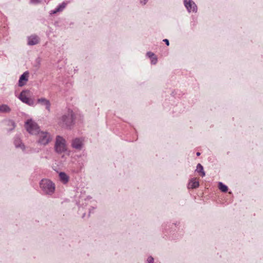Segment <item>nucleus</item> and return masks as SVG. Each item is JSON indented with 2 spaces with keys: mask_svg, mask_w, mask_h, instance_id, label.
<instances>
[{
  "mask_svg": "<svg viewBox=\"0 0 263 263\" xmlns=\"http://www.w3.org/2000/svg\"><path fill=\"white\" fill-rule=\"evenodd\" d=\"M71 146L73 148L80 151L83 146V140L80 138H75L72 141Z\"/></svg>",
  "mask_w": 263,
  "mask_h": 263,
  "instance_id": "nucleus-9",
  "label": "nucleus"
},
{
  "mask_svg": "<svg viewBox=\"0 0 263 263\" xmlns=\"http://www.w3.org/2000/svg\"><path fill=\"white\" fill-rule=\"evenodd\" d=\"M29 91L28 90H23L20 94L18 98L23 103L29 105L33 106L35 105V102L33 99L28 97V93Z\"/></svg>",
  "mask_w": 263,
  "mask_h": 263,
  "instance_id": "nucleus-7",
  "label": "nucleus"
},
{
  "mask_svg": "<svg viewBox=\"0 0 263 263\" xmlns=\"http://www.w3.org/2000/svg\"><path fill=\"white\" fill-rule=\"evenodd\" d=\"M146 263H154V258L151 256H148L146 260Z\"/></svg>",
  "mask_w": 263,
  "mask_h": 263,
  "instance_id": "nucleus-21",
  "label": "nucleus"
},
{
  "mask_svg": "<svg viewBox=\"0 0 263 263\" xmlns=\"http://www.w3.org/2000/svg\"><path fill=\"white\" fill-rule=\"evenodd\" d=\"M218 187L219 189L222 192H227L228 190L227 186L221 182L218 183Z\"/></svg>",
  "mask_w": 263,
  "mask_h": 263,
  "instance_id": "nucleus-18",
  "label": "nucleus"
},
{
  "mask_svg": "<svg viewBox=\"0 0 263 263\" xmlns=\"http://www.w3.org/2000/svg\"><path fill=\"white\" fill-rule=\"evenodd\" d=\"M35 135L37 136L36 143L40 145L46 146L52 140L51 135L47 132L40 130Z\"/></svg>",
  "mask_w": 263,
  "mask_h": 263,
  "instance_id": "nucleus-2",
  "label": "nucleus"
},
{
  "mask_svg": "<svg viewBox=\"0 0 263 263\" xmlns=\"http://www.w3.org/2000/svg\"><path fill=\"white\" fill-rule=\"evenodd\" d=\"M163 41L165 42L167 46L169 45V41L167 39H164Z\"/></svg>",
  "mask_w": 263,
  "mask_h": 263,
  "instance_id": "nucleus-25",
  "label": "nucleus"
},
{
  "mask_svg": "<svg viewBox=\"0 0 263 263\" xmlns=\"http://www.w3.org/2000/svg\"><path fill=\"white\" fill-rule=\"evenodd\" d=\"M157 62V59L155 57L152 58L151 63L153 64H155Z\"/></svg>",
  "mask_w": 263,
  "mask_h": 263,
  "instance_id": "nucleus-22",
  "label": "nucleus"
},
{
  "mask_svg": "<svg viewBox=\"0 0 263 263\" xmlns=\"http://www.w3.org/2000/svg\"><path fill=\"white\" fill-rule=\"evenodd\" d=\"M59 176L60 181L64 184L68 183L69 180V176L64 172H60Z\"/></svg>",
  "mask_w": 263,
  "mask_h": 263,
  "instance_id": "nucleus-14",
  "label": "nucleus"
},
{
  "mask_svg": "<svg viewBox=\"0 0 263 263\" xmlns=\"http://www.w3.org/2000/svg\"><path fill=\"white\" fill-rule=\"evenodd\" d=\"M147 55L150 58H152L154 56V54L153 53V52H147Z\"/></svg>",
  "mask_w": 263,
  "mask_h": 263,
  "instance_id": "nucleus-23",
  "label": "nucleus"
},
{
  "mask_svg": "<svg viewBox=\"0 0 263 263\" xmlns=\"http://www.w3.org/2000/svg\"><path fill=\"white\" fill-rule=\"evenodd\" d=\"M25 128L27 131L32 135H36L40 130V128L37 123L32 119H28L25 122Z\"/></svg>",
  "mask_w": 263,
  "mask_h": 263,
  "instance_id": "nucleus-5",
  "label": "nucleus"
},
{
  "mask_svg": "<svg viewBox=\"0 0 263 263\" xmlns=\"http://www.w3.org/2000/svg\"><path fill=\"white\" fill-rule=\"evenodd\" d=\"M37 103L40 104L43 106H45L46 109L50 111L51 104L50 101L44 98H41L37 100Z\"/></svg>",
  "mask_w": 263,
  "mask_h": 263,
  "instance_id": "nucleus-12",
  "label": "nucleus"
},
{
  "mask_svg": "<svg viewBox=\"0 0 263 263\" xmlns=\"http://www.w3.org/2000/svg\"><path fill=\"white\" fill-rule=\"evenodd\" d=\"M29 74L28 71H25L20 76L18 83L19 86L22 87L26 84L28 81Z\"/></svg>",
  "mask_w": 263,
  "mask_h": 263,
  "instance_id": "nucleus-10",
  "label": "nucleus"
},
{
  "mask_svg": "<svg viewBox=\"0 0 263 263\" xmlns=\"http://www.w3.org/2000/svg\"><path fill=\"white\" fill-rule=\"evenodd\" d=\"M38 2V0H31V3L32 4L37 3Z\"/></svg>",
  "mask_w": 263,
  "mask_h": 263,
  "instance_id": "nucleus-26",
  "label": "nucleus"
},
{
  "mask_svg": "<svg viewBox=\"0 0 263 263\" xmlns=\"http://www.w3.org/2000/svg\"><path fill=\"white\" fill-rule=\"evenodd\" d=\"M147 2L148 0H140V3L142 5H145Z\"/></svg>",
  "mask_w": 263,
  "mask_h": 263,
  "instance_id": "nucleus-24",
  "label": "nucleus"
},
{
  "mask_svg": "<svg viewBox=\"0 0 263 263\" xmlns=\"http://www.w3.org/2000/svg\"><path fill=\"white\" fill-rule=\"evenodd\" d=\"M184 5L189 12H196L197 7L192 0H184Z\"/></svg>",
  "mask_w": 263,
  "mask_h": 263,
  "instance_id": "nucleus-8",
  "label": "nucleus"
},
{
  "mask_svg": "<svg viewBox=\"0 0 263 263\" xmlns=\"http://www.w3.org/2000/svg\"><path fill=\"white\" fill-rule=\"evenodd\" d=\"M78 203L81 205L82 206H89V216L92 211L96 208V202L91 200L90 197H87L86 198L81 199V200H79Z\"/></svg>",
  "mask_w": 263,
  "mask_h": 263,
  "instance_id": "nucleus-6",
  "label": "nucleus"
},
{
  "mask_svg": "<svg viewBox=\"0 0 263 263\" xmlns=\"http://www.w3.org/2000/svg\"><path fill=\"white\" fill-rule=\"evenodd\" d=\"M28 45L32 46L37 44L40 42L39 37L35 34L31 35L28 37Z\"/></svg>",
  "mask_w": 263,
  "mask_h": 263,
  "instance_id": "nucleus-11",
  "label": "nucleus"
},
{
  "mask_svg": "<svg viewBox=\"0 0 263 263\" xmlns=\"http://www.w3.org/2000/svg\"><path fill=\"white\" fill-rule=\"evenodd\" d=\"M199 185V182L196 180V179H193L189 183V188L195 189L198 187Z\"/></svg>",
  "mask_w": 263,
  "mask_h": 263,
  "instance_id": "nucleus-16",
  "label": "nucleus"
},
{
  "mask_svg": "<svg viewBox=\"0 0 263 263\" xmlns=\"http://www.w3.org/2000/svg\"><path fill=\"white\" fill-rule=\"evenodd\" d=\"M11 111L10 108L6 104L0 105V111L2 112H9Z\"/></svg>",
  "mask_w": 263,
  "mask_h": 263,
  "instance_id": "nucleus-17",
  "label": "nucleus"
},
{
  "mask_svg": "<svg viewBox=\"0 0 263 263\" xmlns=\"http://www.w3.org/2000/svg\"><path fill=\"white\" fill-rule=\"evenodd\" d=\"M196 171L201 173L202 177H204L205 175V173L203 171V167L200 163H198L197 165Z\"/></svg>",
  "mask_w": 263,
  "mask_h": 263,
  "instance_id": "nucleus-19",
  "label": "nucleus"
},
{
  "mask_svg": "<svg viewBox=\"0 0 263 263\" xmlns=\"http://www.w3.org/2000/svg\"><path fill=\"white\" fill-rule=\"evenodd\" d=\"M74 113L72 110H68L65 115H63L60 119L59 124L62 127H68L73 124Z\"/></svg>",
  "mask_w": 263,
  "mask_h": 263,
  "instance_id": "nucleus-3",
  "label": "nucleus"
},
{
  "mask_svg": "<svg viewBox=\"0 0 263 263\" xmlns=\"http://www.w3.org/2000/svg\"><path fill=\"white\" fill-rule=\"evenodd\" d=\"M40 187L43 194L49 196L53 194L55 189V184L48 179L41 180L40 182Z\"/></svg>",
  "mask_w": 263,
  "mask_h": 263,
  "instance_id": "nucleus-1",
  "label": "nucleus"
},
{
  "mask_svg": "<svg viewBox=\"0 0 263 263\" xmlns=\"http://www.w3.org/2000/svg\"><path fill=\"white\" fill-rule=\"evenodd\" d=\"M14 144L16 148H20L23 151H24L25 149V146L22 142L19 136H17L14 137Z\"/></svg>",
  "mask_w": 263,
  "mask_h": 263,
  "instance_id": "nucleus-13",
  "label": "nucleus"
},
{
  "mask_svg": "<svg viewBox=\"0 0 263 263\" xmlns=\"http://www.w3.org/2000/svg\"><path fill=\"white\" fill-rule=\"evenodd\" d=\"M54 149L56 153L62 154L67 151L65 140L60 136H57L55 139Z\"/></svg>",
  "mask_w": 263,
  "mask_h": 263,
  "instance_id": "nucleus-4",
  "label": "nucleus"
},
{
  "mask_svg": "<svg viewBox=\"0 0 263 263\" xmlns=\"http://www.w3.org/2000/svg\"><path fill=\"white\" fill-rule=\"evenodd\" d=\"M196 155H197V156H200V153H199V152H197V153H196Z\"/></svg>",
  "mask_w": 263,
  "mask_h": 263,
  "instance_id": "nucleus-27",
  "label": "nucleus"
},
{
  "mask_svg": "<svg viewBox=\"0 0 263 263\" xmlns=\"http://www.w3.org/2000/svg\"><path fill=\"white\" fill-rule=\"evenodd\" d=\"M67 4L65 2H63L62 4H60L55 9L50 11V14H54L57 13V12L62 11L66 7Z\"/></svg>",
  "mask_w": 263,
  "mask_h": 263,
  "instance_id": "nucleus-15",
  "label": "nucleus"
},
{
  "mask_svg": "<svg viewBox=\"0 0 263 263\" xmlns=\"http://www.w3.org/2000/svg\"><path fill=\"white\" fill-rule=\"evenodd\" d=\"M7 125L10 126V128H9V130H12L15 127V124L14 122L12 120H9L7 121Z\"/></svg>",
  "mask_w": 263,
  "mask_h": 263,
  "instance_id": "nucleus-20",
  "label": "nucleus"
}]
</instances>
